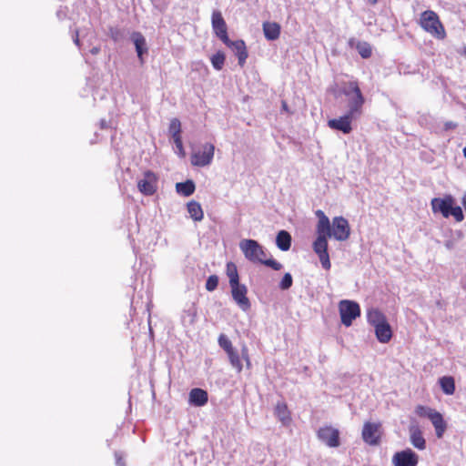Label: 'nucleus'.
<instances>
[{
	"mask_svg": "<svg viewBox=\"0 0 466 466\" xmlns=\"http://www.w3.org/2000/svg\"><path fill=\"white\" fill-rule=\"evenodd\" d=\"M431 204L434 213L440 212L444 218L452 216L457 222H461L464 219L461 208L456 205L455 199L451 195L444 198H435Z\"/></svg>",
	"mask_w": 466,
	"mask_h": 466,
	"instance_id": "obj_1",
	"label": "nucleus"
},
{
	"mask_svg": "<svg viewBox=\"0 0 466 466\" xmlns=\"http://www.w3.org/2000/svg\"><path fill=\"white\" fill-rule=\"evenodd\" d=\"M342 94L348 97V111L351 115L360 116L365 99L356 82H348L344 84Z\"/></svg>",
	"mask_w": 466,
	"mask_h": 466,
	"instance_id": "obj_2",
	"label": "nucleus"
},
{
	"mask_svg": "<svg viewBox=\"0 0 466 466\" xmlns=\"http://www.w3.org/2000/svg\"><path fill=\"white\" fill-rule=\"evenodd\" d=\"M420 24L431 35L441 39L444 38V28L435 12L431 10L424 11L420 15Z\"/></svg>",
	"mask_w": 466,
	"mask_h": 466,
	"instance_id": "obj_3",
	"label": "nucleus"
},
{
	"mask_svg": "<svg viewBox=\"0 0 466 466\" xmlns=\"http://www.w3.org/2000/svg\"><path fill=\"white\" fill-rule=\"evenodd\" d=\"M239 248L244 257L251 262L260 263L263 258H266L264 248L254 239H242L239 242Z\"/></svg>",
	"mask_w": 466,
	"mask_h": 466,
	"instance_id": "obj_4",
	"label": "nucleus"
},
{
	"mask_svg": "<svg viewBox=\"0 0 466 466\" xmlns=\"http://www.w3.org/2000/svg\"><path fill=\"white\" fill-rule=\"evenodd\" d=\"M215 147L211 143L203 144L191 154V164L195 167L209 166L213 160Z\"/></svg>",
	"mask_w": 466,
	"mask_h": 466,
	"instance_id": "obj_5",
	"label": "nucleus"
},
{
	"mask_svg": "<svg viewBox=\"0 0 466 466\" xmlns=\"http://www.w3.org/2000/svg\"><path fill=\"white\" fill-rule=\"evenodd\" d=\"M329 237L338 241H345L350 238V228L348 220L343 217H335L332 224L329 223Z\"/></svg>",
	"mask_w": 466,
	"mask_h": 466,
	"instance_id": "obj_6",
	"label": "nucleus"
},
{
	"mask_svg": "<svg viewBox=\"0 0 466 466\" xmlns=\"http://www.w3.org/2000/svg\"><path fill=\"white\" fill-rule=\"evenodd\" d=\"M341 322L350 327L352 321L360 315V309L358 303L351 300H341L339 305Z\"/></svg>",
	"mask_w": 466,
	"mask_h": 466,
	"instance_id": "obj_7",
	"label": "nucleus"
},
{
	"mask_svg": "<svg viewBox=\"0 0 466 466\" xmlns=\"http://www.w3.org/2000/svg\"><path fill=\"white\" fill-rule=\"evenodd\" d=\"M317 437L329 448H337L340 445L339 431L330 425L320 427L317 431Z\"/></svg>",
	"mask_w": 466,
	"mask_h": 466,
	"instance_id": "obj_8",
	"label": "nucleus"
},
{
	"mask_svg": "<svg viewBox=\"0 0 466 466\" xmlns=\"http://www.w3.org/2000/svg\"><path fill=\"white\" fill-rule=\"evenodd\" d=\"M231 296L236 304L243 311H248L250 307V301L247 296L248 289L244 284L237 283L230 286Z\"/></svg>",
	"mask_w": 466,
	"mask_h": 466,
	"instance_id": "obj_9",
	"label": "nucleus"
},
{
	"mask_svg": "<svg viewBox=\"0 0 466 466\" xmlns=\"http://www.w3.org/2000/svg\"><path fill=\"white\" fill-rule=\"evenodd\" d=\"M157 176L151 171H146L137 180V188L142 194L151 196L157 190Z\"/></svg>",
	"mask_w": 466,
	"mask_h": 466,
	"instance_id": "obj_10",
	"label": "nucleus"
},
{
	"mask_svg": "<svg viewBox=\"0 0 466 466\" xmlns=\"http://www.w3.org/2000/svg\"><path fill=\"white\" fill-rule=\"evenodd\" d=\"M381 431L380 424L375 422H365L362 429V439L369 445L380 443Z\"/></svg>",
	"mask_w": 466,
	"mask_h": 466,
	"instance_id": "obj_11",
	"label": "nucleus"
},
{
	"mask_svg": "<svg viewBox=\"0 0 466 466\" xmlns=\"http://www.w3.org/2000/svg\"><path fill=\"white\" fill-rule=\"evenodd\" d=\"M359 116L355 115H351L347 112L344 116H339L338 118L330 119L328 122V125L330 128L339 130L344 134H349L352 130L351 123L353 120L357 119Z\"/></svg>",
	"mask_w": 466,
	"mask_h": 466,
	"instance_id": "obj_12",
	"label": "nucleus"
},
{
	"mask_svg": "<svg viewBox=\"0 0 466 466\" xmlns=\"http://www.w3.org/2000/svg\"><path fill=\"white\" fill-rule=\"evenodd\" d=\"M394 466H416L418 456L410 449L397 452L392 458Z\"/></svg>",
	"mask_w": 466,
	"mask_h": 466,
	"instance_id": "obj_13",
	"label": "nucleus"
},
{
	"mask_svg": "<svg viewBox=\"0 0 466 466\" xmlns=\"http://www.w3.org/2000/svg\"><path fill=\"white\" fill-rule=\"evenodd\" d=\"M212 27L217 36L219 37L223 43L228 41L227 25L219 11H214L212 14Z\"/></svg>",
	"mask_w": 466,
	"mask_h": 466,
	"instance_id": "obj_14",
	"label": "nucleus"
},
{
	"mask_svg": "<svg viewBox=\"0 0 466 466\" xmlns=\"http://www.w3.org/2000/svg\"><path fill=\"white\" fill-rule=\"evenodd\" d=\"M224 44L232 49V51L238 56V64L242 66L248 57L245 42L243 40L231 41L228 39V41L225 42Z\"/></svg>",
	"mask_w": 466,
	"mask_h": 466,
	"instance_id": "obj_15",
	"label": "nucleus"
},
{
	"mask_svg": "<svg viewBox=\"0 0 466 466\" xmlns=\"http://www.w3.org/2000/svg\"><path fill=\"white\" fill-rule=\"evenodd\" d=\"M409 431L411 444L419 450H424L426 447L425 440L420 428L416 425H411Z\"/></svg>",
	"mask_w": 466,
	"mask_h": 466,
	"instance_id": "obj_16",
	"label": "nucleus"
},
{
	"mask_svg": "<svg viewBox=\"0 0 466 466\" xmlns=\"http://www.w3.org/2000/svg\"><path fill=\"white\" fill-rule=\"evenodd\" d=\"M131 39L136 46L137 56L143 63V54L147 52V43L145 37L139 32H135L131 35Z\"/></svg>",
	"mask_w": 466,
	"mask_h": 466,
	"instance_id": "obj_17",
	"label": "nucleus"
},
{
	"mask_svg": "<svg viewBox=\"0 0 466 466\" xmlns=\"http://www.w3.org/2000/svg\"><path fill=\"white\" fill-rule=\"evenodd\" d=\"M377 339L381 343H387L392 337V330L387 322L374 328Z\"/></svg>",
	"mask_w": 466,
	"mask_h": 466,
	"instance_id": "obj_18",
	"label": "nucleus"
},
{
	"mask_svg": "<svg viewBox=\"0 0 466 466\" xmlns=\"http://www.w3.org/2000/svg\"><path fill=\"white\" fill-rule=\"evenodd\" d=\"M274 413L283 426H288L290 424V412L285 403H277Z\"/></svg>",
	"mask_w": 466,
	"mask_h": 466,
	"instance_id": "obj_19",
	"label": "nucleus"
},
{
	"mask_svg": "<svg viewBox=\"0 0 466 466\" xmlns=\"http://www.w3.org/2000/svg\"><path fill=\"white\" fill-rule=\"evenodd\" d=\"M329 229L322 231H317L318 237L313 243V250L315 253L328 251V238Z\"/></svg>",
	"mask_w": 466,
	"mask_h": 466,
	"instance_id": "obj_20",
	"label": "nucleus"
},
{
	"mask_svg": "<svg viewBox=\"0 0 466 466\" xmlns=\"http://www.w3.org/2000/svg\"><path fill=\"white\" fill-rule=\"evenodd\" d=\"M368 322L373 327H377L387 322L385 315L378 309L371 308L367 311Z\"/></svg>",
	"mask_w": 466,
	"mask_h": 466,
	"instance_id": "obj_21",
	"label": "nucleus"
},
{
	"mask_svg": "<svg viewBox=\"0 0 466 466\" xmlns=\"http://www.w3.org/2000/svg\"><path fill=\"white\" fill-rule=\"evenodd\" d=\"M189 402L195 406L200 407L208 402V393L201 389H193L189 392Z\"/></svg>",
	"mask_w": 466,
	"mask_h": 466,
	"instance_id": "obj_22",
	"label": "nucleus"
},
{
	"mask_svg": "<svg viewBox=\"0 0 466 466\" xmlns=\"http://www.w3.org/2000/svg\"><path fill=\"white\" fill-rule=\"evenodd\" d=\"M429 420L431 421L435 428L437 437L441 438L446 430V423L442 415L437 410H434Z\"/></svg>",
	"mask_w": 466,
	"mask_h": 466,
	"instance_id": "obj_23",
	"label": "nucleus"
},
{
	"mask_svg": "<svg viewBox=\"0 0 466 466\" xmlns=\"http://www.w3.org/2000/svg\"><path fill=\"white\" fill-rule=\"evenodd\" d=\"M276 245L282 251L289 250L291 246L290 234L286 230H280L276 238Z\"/></svg>",
	"mask_w": 466,
	"mask_h": 466,
	"instance_id": "obj_24",
	"label": "nucleus"
},
{
	"mask_svg": "<svg viewBox=\"0 0 466 466\" xmlns=\"http://www.w3.org/2000/svg\"><path fill=\"white\" fill-rule=\"evenodd\" d=\"M265 37L268 40H276L279 36L280 26L277 23L266 22L263 24Z\"/></svg>",
	"mask_w": 466,
	"mask_h": 466,
	"instance_id": "obj_25",
	"label": "nucleus"
},
{
	"mask_svg": "<svg viewBox=\"0 0 466 466\" xmlns=\"http://www.w3.org/2000/svg\"><path fill=\"white\" fill-rule=\"evenodd\" d=\"M187 212H188L190 218L193 220L201 221L203 219L204 213H203L201 205L198 202H197L195 200L188 202L187 205Z\"/></svg>",
	"mask_w": 466,
	"mask_h": 466,
	"instance_id": "obj_26",
	"label": "nucleus"
},
{
	"mask_svg": "<svg viewBox=\"0 0 466 466\" xmlns=\"http://www.w3.org/2000/svg\"><path fill=\"white\" fill-rule=\"evenodd\" d=\"M195 188V184L192 180H187L186 182H179L176 184L177 192L185 197L191 196L194 193Z\"/></svg>",
	"mask_w": 466,
	"mask_h": 466,
	"instance_id": "obj_27",
	"label": "nucleus"
},
{
	"mask_svg": "<svg viewBox=\"0 0 466 466\" xmlns=\"http://www.w3.org/2000/svg\"><path fill=\"white\" fill-rule=\"evenodd\" d=\"M440 385L442 391L447 395H451L455 391L454 379L450 376H444L440 379Z\"/></svg>",
	"mask_w": 466,
	"mask_h": 466,
	"instance_id": "obj_28",
	"label": "nucleus"
},
{
	"mask_svg": "<svg viewBox=\"0 0 466 466\" xmlns=\"http://www.w3.org/2000/svg\"><path fill=\"white\" fill-rule=\"evenodd\" d=\"M226 273L228 278L229 286L239 283V277L237 269V266L233 262L227 264Z\"/></svg>",
	"mask_w": 466,
	"mask_h": 466,
	"instance_id": "obj_29",
	"label": "nucleus"
},
{
	"mask_svg": "<svg viewBox=\"0 0 466 466\" xmlns=\"http://www.w3.org/2000/svg\"><path fill=\"white\" fill-rule=\"evenodd\" d=\"M316 216L319 218V221L316 227V231H324L329 228V219L324 214L322 210H317Z\"/></svg>",
	"mask_w": 466,
	"mask_h": 466,
	"instance_id": "obj_30",
	"label": "nucleus"
},
{
	"mask_svg": "<svg viewBox=\"0 0 466 466\" xmlns=\"http://www.w3.org/2000/svg\"><path fill=\"white\" fill-rule=\"evenodd\" d=\"M228 356L232 367L235 368L238 372H240L242 370V363L237 350H233L232 351L228 353Z\"/></svg>",
	"mask_w": 466,
	"mask_h": 466,
	"instance_id": "obj_31",
	"label": "nucleus"
},
{
	"mask_svg": "<svg viewBox=\"0 0 466 466\" xmlns=\"http://www.w3.org/2000/svg\"><path fill=\"white\" fill-rule=\"evenodd\" d=\"M225 63V55L223 52H217L211 57V64L213 67L217 70H221Z\"/></svg>",
	"mask_w": 466,
	"mask_h": 466,
	"instance_id": "obj_32",
	"label": "nucleus"
},
{
	"mask_svg": "<svg viewBox=\"0 0 466 466\" xmlns=\"http://www.w3.org/2000/svg\"><path fill=\"white\" fill-rule=\"evenodd\" d=\"M181 132V123L177 118H173L169 124V133L172 138L179 137Z\"/></svg>",
	"mask_w": 466,
	"mask_h": 466,
	"instance_id": "obj_33",
	"label": "nucleus"
},
{
	"mask_svg": "<svg viewBox=\"0 0 466 466\" xmlns=\"http://www.w3.org/2000/svg\"><path fill=\"white\" fill-rule=\"evenodd\" d=\"M218 344L227 352V354L234 350L231 341L224 334L219 336Z\"/></svg>",
	"mask_w": 466,
	"mask_h": 466,
	"instance_id": "obj_34",
	"label": "nucleus"
},
{
	"mask_svg": "<svg viewBox=\"0 0 466 466\" xmlns=\"http://www.w3.org/2000/svg\"><path fill=\"white\" fill-rule=\"evenodd\" d=\"M357 49L359 51V54L363 58H368L371 55V47L368 43H359L357 46Z\"/></svg>",
	"mask_w": 466,
	"mask_h": 466,
	"instance_id": "obj_35",
	"label": "nucleus"
},
{
	"mask_svg": "<svg viewBox=\"0 0 466 466\" xmlns=\"http://www.w3.org/2000/svg\"><path fill=\"white\" fill-rule=\"evenodd\" d=\"M319 258V261L321 263V266L329 270L331 267V264H330V260H329V253L328 251H325V252H319V253H317Z\"/></svg>",
	"mask_w": 466,
	"mask_h": 466,
	"instance_id": "obj_36",
	"label": "nucleus"
},
{
	"mask_svg": "<svg viewBox=\"0 0 466 466\" xmlns=\"http://www.w3.org/2000/svg\"><path fill=\"white\" fill-rule=\"evenodd\" d=\"M218 278L217 275H211L208 278L206 282V289L208 291H213L218 288Z\"/></svg>",
	"mask_w": 466,
	"mask_h": 466,
	"instance_id": "obj_37",
	"label": "nucleus"
},
{
	"mask_svg": "<svg viewBox=\"0 0 466 466\" xmlns=\"http://www.w3.org/2000/svg\"><path fill=\"white\" fill-rule=\"evenodd\" d=\"M434 410H435L431 409L429 407L420 405L416 407L415 412L417 415L420 417H427L428 419H430Z\"/></svg>",
	"mask_w": 466,
	"mask_h": 466,
	"instance_id": "obj_38",
	"label": "nucleus"
},
{
	"mask_svg": "<svg viewBox=\"0 0 466 466\" xmlns=\"http://www.w3.org/2000/svg\"><path fill=\"white\" fill-rule=\"evenodd\" d=\"M292 277L289 273H286L279 283V287L281 289H288L292 285Z\"/></svg>",
	"mask_w": 466,
	"mask_h": 466,
	"instance_id": "obj_39",
	"label": "nucleus"
},
{
	"mask_svg": "<svg viewBox=\"0 0 466 466\" xmlns=\"http://www.w3.org/2000/svg\"><path fill=\"white\" fill-rule=\"evenodd\" d=\"M260 263L264 264L268 267H270L275 270H279L282 268V265L279 262H278L272 258L266 259L265 258H263V261H260Z\"/></svg>",
	"mask_w": 466,
	"mask_h": 466,
	"instance_id": "obj_40",
	"label": "nucleus"
},
{
	"mask_svg": "<svg viewBox=\"0 0 466 466\" xmlns=\"http://www.w3.org/2000/svg\"><path fill=\"white\" fill-rule=\"evenodd\" d=\"M173 140H174L176 147H177V149L178 151V154L181 155V156H184L185 152H184V147H183V143H182L181 137H175V138H173Z\"/></svg>",
	"mask_w": 466,
	"mask_h": 466,
	"instance_id": "obj_41",
	"label": "nucleus"
},
{
	"mask_svg": "<svg viewBox=\"0 0 466 466\" xmlns=\"http://www.w3.org/2000/svg\"><path fill=\"white\" fill-rule=\"evenodd\" d=\"M241 355H242V358L245 360L247 366L249 367L250 360H249V357H248V348L246 346L242 347Z\"/></svg>",
	"mask_w": 466,
	"mask_h": 466,
	"instance_id": "obj_42",
	"label": "nucleus"
},
{
	"mask_svg": "<svg viewBox=\"0 0 466 466\" xmlns=\"http://www.w3.org/2000/svg\"><path fill=\"white\" fill-rule=\"evenodd\" d=\"M457 127V124L452 122V121H449V122H446L445 123V129L448 130V129H453Z\"/></svg>",
	"mask_w": 466,
	"mask_h": 466,
	"instance_id": "obj_43",
	"label": "nucleus"
},
{
	"mask_svg": "<svg viewBox=\"0 0 466 466\" xmlns=\"http://www.w3.org/2000/svg\"><path fill=\"white\" fill-rule=\"evenodd\" d=\"M444 246L446 247L447 249L451 250L454 247V241L452 240H447L444 244Z\"/></svg>",
	"mask_w": 466,
	"mask_h": 466,
	"instance_id": "obj_44",
	"label": "nucleus"
},
{
	"mask_svg": "<svg viewBox=\"0 0 466 466\" xmlns=\"http://www.w3.org/2000/svg\"><path fill=\"white\" fill-rule=\"evenodd\" d=\"M91 53H92L93 55H96V54H98V53H99V48H98V47H93V48L91 49Z\"/></svg>",
	"mask_w": 466,
	"mask_h": 466,
	"instance_id": "obj_45",
	"label": "nucleus"
},
{
	"mask_svg": "<svg viewBox=\"0 0 466 466\" xmlns=\"http://www.w3.org/2000/svg\"><path fill=\"white\" fill-rule=\"evenodd\" d=\"M74 42L76 43V45H79V39H78V33L77 32H76V37L74 39Z\"/></svg>",
	"mask_w": 466,
	"mask_h": 466,
	"instance_id": "obj_46",
	"label": "nucleus"
},
{
	"mask_svg": "<svg viewBox=\"0 0 466 466\" xmlns=\"http://www.w3.org/2000/svg\"><path fill=\"white\" fill-rule=\"evenodd\" d=\"M282 108H283V110L288 111V106L285 101L282 102Z\"/></svg>",
	"mask_w": 466,
	"mask_h": 466,
	"instance_id": "obj_47",
	"label": "nucleus"
},
{
	"mask_svg": "<svg viewBox=\"0 0 466 466\" xmlns=\"http://www.w3.org/2000/svg\"><path fill=\"white\" fill-rule=\"evenodd\" d=\"M463 154H464V157L466 158V147L463 148Z\"/></svg>",
	"mask_w": 466,
	"mask_h": 466,
	"instance_id": "obj_48",
	"label": "nucleus"
},
{
	"mask_svg": "<svg viewBox=\"0 0 466 466\" xmlns=\"http://www.w3.org/2000/svg\"><path fill=\"white\" fill-rule=\"evenodd\" d=\"M372 4H375L378 0H370Z\"/></svg>",
	"mask_w": 466,
	"mask_h": 466,
	"instance_id": "obj_49",
	"label": "nucleus"
}]
</instances>
